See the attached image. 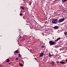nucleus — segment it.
<instances>
[{
	"label": "nucleus",
	"instance_id": "1",
	"mask_svg": "<svg viewBox=\"0 0 67 67\" xmlns=\"http://www.w3.org/2000/svg\"><path fill=\"white\" fill-rule=\"evenodd\" d=\"M58 19H53L52 20V22L53 24H57L58 23Z\"/></svg>",
	"mask_w": 67,
	"mask_h": 67
},
{
	"label": "nucleus",
	"instance_id": "2",
	"mask_svg": "<svg viewBox=\"0 0 67 67\" xmlns=\"http://www.w3.org/2000/svg\"><path fill=\"white\" fill-rule=\"evenodd\" d=\"M49 43L50 46H52V45H54L55 44V42H54L52 41H50Z\"/></svg>",
	"mask_w": 67,
	"mask_h": 67
},
{
	"label": "nucleus",
	"instance_id": "3",
	"mask_svg": "<svg viewBox=\"0 0 67 67\" xmlns=\"http://www.w3.org/2000/svg\"><path fill=\"white\" fill-rule=\"evenodd\" d=\"M65 20L64 18H62L61 19H59L58 21V23H61V22H63Z\"/></svg>",
	"mask_w": 67,
	"mask_h": 67
},
{
	"label": "nucleus",
	"instance_id": "4",
	"mask_svg": "<svg viewBox=\"0 0 67 67\" xmlns=\"http://www.w3.org/2000/svg\"><path fill=\"white\" fill-rule=\"evenodd\" d=\"M44 54L43 52L41 53L39 57H43V56H44Z\"/></svg>",
	"mask_w": 67,
	"mask_h": 67
},
{
	"label": "nucleus",
	"instance_id": "5",
	"mask_svg": "<svg viewBox=\"0 0 67 67\" xmlns=\"http://www.w3.org/2000/svg\"><path fill=\"white\" fill-rule=\"evenodd\" d=\"M54 29L57 30V29H58V26H56L54 27Z\"/></svg>",
	"mask_w": 67,
	"mask_h": 67
},
{
	"label": "nucleus",
	"instance_id": "6",
	"mask_svg": "<svg viewBox=\"0 0 67 67\" xmlns=\"http://www.w3.org/2000/svg\"><path fill=\"white\" fill-rule=\"evenodd\" d=\"M52 64L53 66L54 65V62H52L50 63V65H52Z\"/></svg>",
	"mask_w": 67,
	"mask_h": 67
},
{
	"label": "nucleus",
	"instance_id": "7",
	"mask_svg": "<svg viewBox=\"0 0 67 67\" xmlns=\"http://www.w3.org/2000/svg\"><path fill=\"white\" fill-rule=\"evenodd\" d=\"M60 38H58L56 40H55V42H57V41H58V40H60Z\"/></svg>",
	"mask_w": 67,
	"mask_h": 67
},
{
	"label": "nucleus",
	"instance_id": "8",
	"mask_svg": "<svg viewBox=\"0 0 67 67\" xmlns=\"http://www.w3.org/2000/svg\"><path fill=\"white\" fill-rule=\"evenodd\" d=\"M60 63L62 64H65V63L63 61H60Z\"/></svg>",
	"mask_w": 67,
	"mask_h": 67
},
{
	"label": "nucleus",
	"instance_id": "9",
	"mask_svg": "<svg viewBox=\"0 0 67 67\" xmlns=\"http://www.w3.org/2000/svg\"><path fill=\"white\" fill-rule=\"evenodd\" d=\"M19 52V51H18V50H16L14 52V53L15 54H16V53H18Z\"/></svg>",
	"mask_w": 67,
	"mask_h": 67
},
{
	"label": "nucleus",
	"instance_id": "10",
	"mask_svg": "<svg viewBox=\"0 0 67 67\" xmlns=\"http://www.w3.org/2000/svg\"><path fill=\"white\" fill-rule=\"evenodd\" d=\"M6 62L8 63L9 62V60L8 59H7Z\"/></svg>",
	"mask_w": 67,
	"mask_h": 67
},
{
	"label": "nucleus",
	"instance_id": "11",
	"mask_svg": "<svg viewBox=\"0 0 67 67\" xmlns=\"http://www.w3.org/2000/svg\"><path fill=\"white\" fill-rule=\"evenodd\" d=\"M20 9H23V10H24V8L23 7H22V6H21L20 7Z\"/></svg>",
	"mask_w": 67,
	"mask_h": 67
},
{
	"label": "nucleus",
	"instance_id": "12",
	"mask_svg": "<svg viewBox=\"0 0 67 67\" xmlns=\"http://www.w3.org/2000/svg\"><path fill=\"white\" fill-rule=\"evenodd\" d=\"M67 1V0H62V2H66Z\"/></svg>",
	"mask_w": 67,
	"mask_h": 67
},
{
	"label": "nucleus",
	"instance_id": "13",
	"mask_svg": "<svg viewBox=\"0 0 67 67\" xmlns=\"http://www.w3.org/2000/svg\"><path fill=\"white\" fill-rule=\"evenodd\" d=\"M64 33L65 35H67V32H64Z\"/></svg>",
	"mask_w": 67,
	"mask_h": 67
},
{
	"label": "nucleus",
	"instance_id": "14",
	"mask_svg": "<svg viewBox=\"0 0 67 67\" xmlns=\"http://www.w3.org/2000/svg\"><path fill=\"white\" fill-rule=\"evenodd\" d=\"M19 64L20 65V66H23V65L21 64L20 63H19Z\"/></svg>",
	"mask_w": 67,
	"mask_h": 67
},
{
	"label": "nucleus",
	"instance_id": "15",
	"mask_svg": "<svg viewBox=\"0 0 67 67\" xmlns=\"http://www.w3.org/2000/svg\"><path fill=\"white\" fill-rule=\"evenodd\" d=\"M19 38H21L22 37V36H21V35H19Z\"/></svg>",
	"mask_w": 67,
	"mask_h": 67
},
{
	"label": "nucleus",
	"instance_id": "16",
	"mask_svg": "<svg viewBox=\"0 0 67 67\" xmlns=\"http://www.w3.org/2000/svg\"><path fill=\"white\" fill-rule=\"evenodd\" d=\"M20 15L21 16H22V15L23 14H22V13H20Z\"/></svg>",
	"mask_w": 67,
	"mask_h": 67
},
{
	"label": "nucleus",
	"instance_id": "17",
	"mask_svg": "<svg viewBox=\"0 0 67 67\" xmlns=\"http://www.w3.org/2000/svg\"><path fill=\"white\" fill-rule=\"evenodd\" d=\"M18 55H19V57H21V55H20V54H19Z\"/></svg>",
	"mask_w": 67,
	"mask_h": 67
},
{
	"label": "nucleus",
	"instance_id": "18",
	"mask_svg": "<svg viewBox=\"0 0 67 67\" xmlns=\"http://www.w3.org/2000/svg\"><path fill=\"white\" fill-rule=\"evenodd\" d=\"M44 46H42V48H44Z\"/></svg>",
	"mask_w": 67,
	"mask_h": 67
},
{
	"label": "nucleus",
	"instance_id": "19",
	"mask_svg": "<svg viewBox=\"0 0 67 67\" xmlns=\"http://www.w3.org/2000/svg\"><path fill=\"white\" fill-rule=\"evenodd\" d=\"M56 63H59V62L58 61H57V62H56Z\"/></svg>",
	"mask_w": 67,
	"mask_h": 67
},
{
	"label": "nucleus",
	"instance_id": "20",
	"mask_svg": "<svg viewBox=\"0 0 67 67\" xmlns=\"http://www.w3.org/2000/svg\"><path fill=\"white\" fill-rule=\"evenodd\" d=\"M30 28L31 29H34V28H33V27H30Z\"/></svg>",
	"mask_w": 67,
	"mask_h": 67
},
{
	"label": "nucleus",
	"instance_id": "21",
	"mask_svg": "<svg viewBox=\"0 0 67 67\" xmlns=\"http://www.w3.org/2000/svg\"><path fill=\"white\" fill-rule=\"evenodd\" d=\"M16 60H18V58H16L15 59Z\"/></svg>",
	"mask_w": 67,
	"mask_h": 67
},
{
	"label": "nucleus",
	"instance_id": "22",
	"mask_svg": "<svg viewBox=\"0 0 67 67\" xmlns=\"http://www.w3.org/2000/svg\"><path fill=\"white\" fill-rule=\"evenodd\" d=\"M0 67H2V65L1 64H0Z\"/></svg>",
	"mask_w": 67,
	"mask_h": 67
}]
</instances>
